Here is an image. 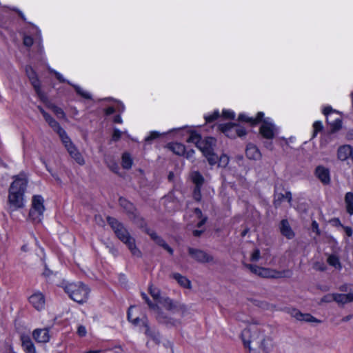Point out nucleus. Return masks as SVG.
<instances>
[{"label": "nucleus", "instance_id": "42", "mask_svg": "<svg viewBox=\"0 0 353 353\" xmlns=\"http://www.w3.org/2000/svg\"><path fill=\"white\" fill-rule=\"evenodd\" d=\"M201 187L202 186H195L193 190V198L196 201H200L202 198L201 195Z\"/></svg>", "mask_w": 353, "mask_h": 353}, {"label": "nucleus", "instance_id": "13", "mask_svg": "<svg viewBox=\"0 0 353 353\" xmlns=\"http://www.w3.org/2000/svg\"><path fill=\"white\" fill-rule=\"evenodd\" d=\"M292 275V272L290 270L277 271L276 270L261 267L259 276L263 278L281 279L290 278Z\"/></svg>", "mask_w": 353, "mask_h": 353}, {"label": "nucleus", "instance_id": "29", "mask_svg": "<svg viewBox=\"0 0 353 353\" xmlns=\"http://www.w3.org/2000/svg\"><path fill=\"white\" fill-rule=\"evenodd\" d=\"M22 347L26 353H36L35 347L28 336H22Z\"/></svg>", "mask_w": 353, "mask_h": 353}, {"label": "nucleus", "instance_id": "31", "mask_svg": "<svg viewBox=\"0 0 353 353\" xmlns=\"http://www.w3.org/2000/svg\"><path fill=\"white\" fill-rule=\"evenodd\" d=\"M263 113L260 112L257 114V116L255 119L252 117H248L245 114H241L239 116V120L241 121H246L250 123L251 125H256L258 122L262 121V118L263 117Z\"/></svg>", "mask_w": 353, "mask_h": 353}, {"label": "nucleus", "instance_id": "20", "mask_svg": "<svg viewBox=\"0 0 353 353\" xmlns=\"http://www.w3.org/2000/svg\"><path fill=\"white\" fill-rule=\"evenodd\" d=\"M147 234L151 237V239L159 246L162 247L166 251H168L170 254H173V249L170 248L166 242L159 236L155 232L151 231L150 230H146Z\"/></svg>", "mask_w": 353, "mask_h": 353}, {"label": "nucleus", "instance_id": "47", "mask_svg": "<svg viewBox=\"0 0 353 353\" xmlns=\"http://www.w3.org/2000/svg\"><path fill=\"white\" fill-rule=\"evenodd\" d=\"M219 117V111H215L213 112V114H212L209 116H206L205 117V119L206 120V122L210 123V122H212V121L216 120Z\"/></svg>", "mask_w": 353, "mask_h": 353}, {"label": "nucleus", "instance_id": "19", "mask_svg": "<svg viewBox=\"0 0 353 353\" xmlns=\"http://www.w3.org/2000/svg\"><path fill=\"white\" fill-rule=\"evenodd\" d=\"M29 301L32 305L37 310H41L45 306V297L40 292L34 293L29 298Z\"/></svg>", "mask_w": 353, "mask_h": 353}, {"label": "nucleus", "instance_id": "25", "mask_svg": "<svg viewBox=\"0 0 353 353\" xmlns=\"http://www.w3.org/2000/svg\"><path fill=\"white\" fill-rule=\"evenodd\" d=\"M315 174L318 179L324 184H327L330 183V177L328 169L323 166H318L316 168Z\"/></svg>", "mask_w": 353, "mask_h": 353}, {"label": "nucleus", "instance_id": "27", "mask_svg": "<svg viewBox=\"0 0 353 353\" xmlns=\"http://www.w3.org/2000/svg\"><path fill=\"white\" fill-rule=\"evenodd\" d=\"M44 119L49 124V125L59 134L60 138L67 134L65 131L60 126L59 123L55 121L49 114Z\"/></svg>", "mask_w": 353, "mask_h": 353}, {"label": "nucleus", "instance_id": "44", "mask_svg": "<svg viewBox=\"0 0 353 353\" xmlns=\"http://www.w3.org/2000/svg\"><path fill=\"white\" fill-rule=\"evenodd\" d=\"M314 132L312 138L315 137L319 132L322 130L323 125L321 121H315L313 124Z\"/></svg>", "mask_w": 353, "mask_h": 353}, {"label": "nucleus", "instance_id": "18", "mask_svg": "<svg viewBox=\"0 0 353 353\" xmlns=\"http://www.w3.org/2000/svg\"><path fill=\"white\" fill-rule=\"evenodd\" d=\"M274 125L268 121L267 120L263 121V123L260 128V133L261 135L268 139H272L274 137Z\"/></svg>", "mask_w": 353, "mask_h": 353}, {"label": "nucleus", "instance_id": "55", "mask_svg": "<svg viewBox=\"0 0 353 353\" xmlns=\"http://www.w3.org/2000/svg\"><path fill=\"white\" fill-rule=\"evenodd\" d=\"M121 136V131H119V130L116 129L114 130V133H113V135H112V139L114 141H117L120 139Z\"/></svg>", "mask_w": 353, "mask_h": 353}, {"label": "nucleus", "instance_id": "64", "mask_svg": "<svg viewBox=\"0 0 353 353\" xmlns=\"http://www.w3.org/2000/svg\"><path fill=\"white\" fill-rule=\"evenodd\" d=\"M339 290L341 291L346 292L347 290V285H343L339 288Z\"/></svg>", "mask_w": 353, "mask_h": 353}, {"label": "nucleus", "instance_id": "53", "mask_svg": "<svg viewBox=\"0 0 353 353\" xmlns=\"http://www.w3.org/2000/svg\"><path fill=\"white\" fill-rule=\"evenodd\" d=\"M87 331L85 327L83 325H79L77 329V334L80 336H85L86 335Z\"/></svg>", "mask_w": 353, "mask_h": 353}, {"label": "nucleus", "instance_id": "56", "mask_svg": "<svg viewBox=\"0 0 353 353\" xmlns=\"http://www.w3.org/2000/svg\"><path fill=\"white\" fill-rule=\"evenodd\" d=\"M194 150H192V149H191L190 150H188V151H186L185 150V154H184V156H185V157L187 159H192L193 157V156H194Z\"/></svg>", "mask_w": 353, "mask_h": 353}, {"label": "nucleus", "instance_id": "2", "mask_svg": "<svg viewBox=\"0 0 353 353\" xmlns=\"http://www.w3.org/2000/svg\"><path fill=\"white\" fill-rule=\"evenodd\" d=\"M14 181L9 188L8 204L10 209L16 210L24 205L23 195L28 185V179L24 173L13 176Z\"/></svg>", "mask_w": 353, "mask_h": 353}, {"label": "nucleus", "instance_id": "61", "mask_svg": "<svg viewBox=\"0 0 353 353\" xmlns=\"http://www.w3.org/2000/svg\"><path fill=\"white\" fill-rule=\"evenodd\" d=\"M115 112V109L113 107H109L108 108L106 109L105 110V113L106 114L109 115V114H113L114 112Z\"/></svg>", "mask_w": 353, "mask_h": 353}, {"label": "nucleus", "instance_id": "12", "mask_svg": "<svg viewBox=\"0 0 353 353\" xmlns=\"http://www.w3.org/2000/svg\"><path fill=\"white\" fill-rule=\"evenodd\" d=\"M189 255L196 261L201 263H214V258L212 255L200 249L188 248Z\"/></svg>", "mask_w": 353, "mask_h": 353}, {"label": "nucleus", "instance_id": "54", "mask_svg": "<svg viewBox=\"0 0 353 353\" xmlns=\"http://www.w3.org/2000/svg\"><path fill=\"white\" fill-rule=\"evenodd\" d=\"M223 116L227 119H234V113L229 110L223 111Z\"/></svg>", "mask_w": 353, "mask_h": 353}, {"label": "nucleus", "instance_id": "46", "mask_svg": "<svg viewBox=\"0 0 353 353\" xmlns=\"http://www.w3.org/2000/svg\"><path fill=\"white\" fill-rule=\"evenodd\" d=\"M50 72H51L52 73H54V75L56 76L57 79L60 82H61V83L67 82L68 84H70V85H72L70 81H66V80L63 78V76H62L59 72H57V71H55V70H52V69H50Z\"/></svg>", "mask_w": 353, "mask_h": 353}, {"label": "nucleus", "instance_id": "10", "mask_svg": "<svg viewBox=\"0 0 353 353\" xmlns=\"http://www.w3.org/2000/svg\"><path fill=\"white\" fill-rule=\"evenodd\" d=\"M62 143H63L65 148L67 151L70 154V157L79 165H82L85 164V160L81 155V154L79 152L77 147L73 144L71 141L70 139L68 136L65 134L62 137H61Z\"/></svg>", "mask_w": 353, "mask_h": 353}, {"label": "nucleus", "instance_id": "36", "mask_svg": "<svg viewBox=\"0 0 353 353\" xmlns=\"http://www.w3.org/2000/svg\"><path fill=\"white\" fill-rule=\"evenodd\" d=\"M47 107L52 110L58 118L64 119L65 117V114L61 108L52 103H48Z\"/></svg>", "mask_w": 353, "mask_h": 353}, {"label": "nucleus", "instance_id": "32", "mask_svg": "<svg viewBox=\"0 0 353 353\" xmlns=\"http://www.w3.org/2000/svg\"><path fill=\"white\" fill-rule=\"evenodd\" d=\"M190 179L195 186H202L205 182V179L198 171H194L190 173Z\"/></svg>", "mask_w": 353, "mask_h": 353}, {"label": "nucleus", "instance_id": "33", "mask_svg": "<svg viewBox=\"0 0 353 353\" xmlns=\"http://www.w3.org/2000/svg\"><path fill=\"white\" fill-rule=\"evenodd\" d=\"M334 300L339 305H345L350 302V293L347 294L334 293Z\"/></svg>", "mask_w": 353, "mask_h": 353}, {"label": "nucleus", "instance_id": "41", "mask_svg": "<svg viewBox=\"0 0 353 353\" xmlns=\"http://www.w3.org/2000/svg\"><path fill=\"white\" fill-rule=\"evenodd\" d=\"M150 294L155 300H162L163 298L161 297V292L160 290L157 288H153L152 286H150L149 288Z\"/></svg>", "mask_w": 353, "mask_h": 353}, {"label": "nucleus", "instance_id": "34", "mask_svg": "<svg viewBox=\"0 0 353 353\" xmlns=\"http://www.w3.org/2000/svg\"><path fill=\"white\" fill-rule=\"evenodd\" d=\"M168 148L177 155L185 154V146L180 143H172L168 145Z\"/></svg>", "mask_w": 353, "mask_h": 353}, {"label": "nucleus", "instance_id": "16", "mask_svg": "<svg viewBox=\"0 0 353 353\" xmlns=\"http://www.w3.org/2000/svg\"><path fill=\"white\" fill-rule=\"evenodd\" d=\"M290 315L298 321H305V322H314L317 323H321V320L316 319L308 313H302L296 309H292L290 311Z\"/></svg>", "mask_w": 353, "mask_h": 353}, {"label": "nucleus", "instance_id": "21", "mask_svg": "<svg viewBox=\"0 0 353 353\" xmlns=\"http://www.w3.org/2000/svg\"><path fill=\"white\" fill-rule=\"evenodd\" d=\"M33 338L38 343H47L50 340V334L48 329H36L32 333Z\"/></svg>", "mask_w": 353, "mask_h": 353}, {"label": "nucleus", "instance_id": "58", "mask_svg": "<svg viewBox=\"0 0 353 353\" xmlns=\"http://www.w3.org/2000/svg\"><path fill=\"white\" fill-rule=\"evenodd\" d=\"M194 212L198 218H202L205 216L203 215L201 210L198 208H195Z\"/></svg>", "mask_w": 353, "mask_h": 353}, {"label": "nucleus", "instance_id": "28", "mask_svg": "<svg viewBox=\"0 0 353 353\" xmlns=\"http://www.w3.org/2000/svg\"><path fill=\"white\" fill-rule=\"evenodd\" d=\"M245 154L250 159L257 160L261 157V154L256 146L248 144L245 150Z\"/></svg>", "mask_w": 353, "mask_h": 353}, {"label": "nucleus", "instance_id": "60", "mask_svg": "<svg viewBox=\"0 0 353 353\" xmlns=\"http://www.w3.org/2000/svg\"><path fill=\"white\" fill-rule=\"evenodd\" d=\"M344 230H345V232L346 234L348 236H351L352 235V230L351 228H350V227H344Z\"/></svg>", "mask_w": 353, "mask_h": 353}, {"label": "nucleus", "instance_id": "23", "mask_svg": "<svg viewBox=\"0 0 353 353\" xmlns=\"http://www.w3.org/2000/svg\"><path fill=\"white\" fill-rule=\"evenodd\" d=\"M327 117V122L331 127V132H335L341 128V117L338 115L330 114Z\"/></svg>", "mask_w": 353, "mask_h": 353}, {"label": "nucleus", "instance_id": "43", "mask_svg": "<svg viewBox=\"0 0 353 353\" xmlns=\"http://www.w3.org/2000/svg\"><path fill=\"white\" fill-rule=\"evenodd\" d=\"M332 301H334V293H332V294H325V296H323L321 299L319 304L329 303H331Z\"/></svg>", "mask_w": 353, "mask_h": 353}, {"label": "nucleus", "instance_id": "30", "mask_svg": "<svg viewBox=\"0 0 353 353\" xmlns=\"http://www.w3.org/2000/svg\"><path fill=\"white\" fill-rule=\"evenodd\" d=\"M172 278L174 279L181 287L188 289L191 288V282L187 277L179 273H174Z\"/></svg>", "mask_w": 353, "mask_h": 353}, {"label": "nucleus", "instance_id": "17", "mask_svg": "<svg viewBox=\"0 0 353 353\" xmlns=\"http://www.w3.org/2000/svg\"><path fill=\"white\" fill-rule=\"evenodd\" d=\"M128 319L134 325H139L141 324L143 327H145V334L148 336H152V333H150V328L148 325V320L146 316H143L141 319L139 317L132 319L130 307L128 312Z\"/></svg>", "mask_w": 353, "mask_h": 353}, {"label": "nucleus", "instance_id": "45", "mask_svg": "<svg viewBox=\"0 0 353 353\" xmlns=\"http://www.w3.org/2000/svg\"><path fill=\"white\" fill-rule=\"evenodd\" d=\"M245 267L248 269H249L252 273H254L258 276L259 275V272L261 270V267H259L257 265H252V264H246Z\"/></svg>", "mask_w": 353, "mask_h": 353}, {"label": "nucleus", "instance_id": "37", "mask_svg": "<svg viewBox=\"0 0 353 353\" xmlns=\"http://www.w3.org/2000/svg\"><path fill=\"white\" fill-rule=\"evenodd\" d=\"M132 165V159L128 153H124L122 156V167L125 169H130Z\"/></svg>", "mask_w": 353, "mask_h": 353}, {"label": "nucleus", "instance_id": "40", "mask_svg": "<svg viewBox=\"0 0 353 353\" xmlns=\"http://www.w3.org/2000/svg\"><path fill=\"white\" fill-rule=\"evenodd\" d=\"M230 161L229 157L225 154H222L220 158H218V165L219 167L225 168Z\"/></svg>", "mask_w": 353, "mask_h": 353}, {"label": "nucleus", "instance_id": "22", "mask_svg": "<svg viewBox=\"0 0 353 353\" xmlns=\"http://www.w3.org/2000/svg\"><path fill=\"white\" fill-rule=\"evenodd\" d=\"M338 158L341 161H345L352 157L353 149L350 145H344L339 148L337 152Z\"/></svg>", "mask_w": 353, "mask_h": 353}, {"label": "nucleus", "instance_id": "9", "mask_svg": "<svg viewBox=\"0 0 353 353\" xmlns=\"http://www.w3.org/2000/svg\"><path fill=\"white\" fill-rule=\"evenodd\" d=\"M159 303L163 307L171 314H179L181 317H183L187 311L185 305L180 303L177 301H174L168 297H164Z\"/></svg>", "mask_w": 353, "mask_h": 353}, {"label": "nucleus", "instance_id": "24", "mask_svg": "<svg viewBox=\"0 0 353 353\" xmlns=\"http://www.w3.org/2000/svg\"><path fill=\"white\" fill-rule=\"evenodd\" d=\"M119 201L120 205L129 214L131 219H135L137 216L135 213L136 209L132 203L122 197L119 199Z\"/></svg>", "mask_w": 353, "mask_h": 353}, {"label": "nucleus", "instance_id": "5", "mask_svg": "<svg viewBox=\"0 0 353 353\" xmlns=\"http://www.w3.org/2000/svg\"><path fill=\"white\" fill-rule=\"evenodd\" d=\"M63 288L70 298L79 303H83L88 299L90 290L81 282L67 283Z\"/></svg>", "mask_w": 353, "mask_h": 353}, {"label": "nucleus", "instance_id": "49", "mask_svg": "<svg viewBox=\"0 0 353 353\" xmlns=\"http://www.w3.org/2000/svg\"><path fill=\"white\" fill-rule=\"evenodd\" d=\"M160 136V134L157 132H152L150 134L145 138V141H150L154 139L158 138Z\"/></svg>", "mask_w": 353, "mask_h": 353}, {"label": "nucleus", "instance_id": "7", "mask_svg": "<svg viewBox=\"0 0 353 353\" xmlns=\"http://www.w3.org/2000/svg\"><path fill=\"white\" fill-rule=\"evenodd\" d=\"M149 307L156 312V319L159 323L165 325L168 327H176L181 323L180 319H175L165 314L160 307L152 303L149 299L145 301Z\"/></svg>", "mask_w": 353, "mask_h": 353}, {"label": "nucleus", "instance_id": "57", "mask_svg": "<svg viewBox=\"0 0 353 353\" xmlns=\"http://www.w3.org/2000/svg\"><path fill=\"white\" fill-rule=\"evenodd\" d=\"M201 220L200 221L196 224L197 228H201L207 221L208 217L204 216L202 218H199Z\"/></svg>", "mask_w": 353, "mask_h": 353}, {"label": "nucleus", "instance_id": "35", "mask_svg": "<svg viewBox=\"0 0 353 353\" xmlns=\"http://www.w3.org/2000/svg\"><path fill=\"white\" fill-rule=\"evenodd\" d=\"M345 203L347 212L350 214H353V193L347 192L345 196Z\"/></svg>", "mask_w": 353, "mask_h": 353}, {"label": "nucleus", "instance_id": "8", "mask_svg": "<svg viewBox=\"0 0 353 353\" xmlns=\"http://www.w3.org/2000/svg\"><path fill=\"white\" fill-rule=\"evenodd\" d=\"M43 198L40 195H34L32 200V208L29 212L30 218L35 223H40L45 211Z\"/></svg>", "mask_w": 353, "mask_h": 353}, {"label": "nucleus", "instance_id": "11", "mask_svg": "<svg viewBox=\"0 0 353 353\" xmlns=\"http://www.w3.org/2000/svg\"><path fill=\"white\" fill-rule=\"evenodd\" d=\"M219 128L221 132L230 138H235L236 136L241 137L246 134V131L244 128L231 123L221 124Z\"/></svg>", "mask_w": 353, "mask_h": 353}, {"label": "nucleus", "instance_id": "39", "mask_svg": "<svg viewBox=\"0 0 353 353\" xmlns=\"http://www.w3.org/2000/svg\"><path fill=\"white\" fill-rule=\"evenodd\" d=\"M74 88L75 89L76 92H77L78 94H79L80 96H81L82 97L85 98V99H91L92 98V96L90 93L84 91L80 86L79 85H72Z\"/></svg>", "mask_w": 353, "mask_h": 353}, {"label": "nucleus", "instance_id": "50", "mask_svg": "<svg viewBox=\"0 0 353 353\" xmlns=\"http://www.w3.org/2000/svg\"><path fill=\"white\" fill-rule=\"evenodd\" d=\"M323 114L327 117L330 114L338 115V112L334 111L331 107H326L323 109Z\"/></svg>", "mask_w": 353, "mask_h": 353}, {"label": "nucleus", "instance_id": "52", "mask_svg": "<svg viewBox=\"0 0 353 353\" xmlns=\"http://www.w3.org/2000/svg\"><path fill=\"white\" fill-rule=\"evenodd\" d=\"M150 333H152V336H150L157 343H159L161 341V337L159 332H153L150 330Z\"/></svg>", "mask_w": 353, "mask_h": 353}, {"label": "nucleus", "instance_id": "59", "mask_svg": "<svg viewBox=\"0 0 353 353\" xmlns=\"http://www.w3.org/2000/svg\"><path fill=\"white\" fill-rule=\"evenodd\" d=\"M204 232V230H194L192 232V234L194 236L199 237Z\"/></svg>", "mask_w": 353, "mask_h": 353}, {"label": "nucleus", "instance_id": "14", "mask_svg": "<svg viewBox=\"0 0 353 353\" xmlns=\"http://www.w3.org/2000/svg\"><path fill=\"white\" fill-rule=\"evenodd\" d=\"M26 74L29 78V79L31 81L32 85L35 89V91L37 92L39 97L41 98V100H44L46 98L43 94L41 91L40 88V83L39 79L37 77V74L33 70V69L30 66H27L26 68Z\"/></svg>", "mask_w": 353, "mask_h": 353}, {"label": "nucleus", "instance_id": "3", "mask_svg": "<svg viewBox=\"0 0 353 353\" xmlns=\"http://www.w3.org/2000/svg\"><path fill=\"white\" fill-rule=\"evenodd\" d=\"M107 221L114 230L118 239L127 245L131 254L137 258L142 256V253L137 247L135 239L130 235L123 224L114 218L108 216Z\"/></svg>", "mask_w": 353, "mask_h": 353}, {"label": "nucleus", "instance_id": "1", "mask_svg": "<svg viewBox=\"0 0 353 353\" xmlns=\"http://www.w3.org/2000/svg\"><path fill=\"white\" fill-rule=\"evenodd\" d=\"M249 323L248 328L241 333V338L245 347L249 349L251 353H268L273 347L271 337L264 334L263 329L255 323Z\"/></svg>", "mask_w": 353, "mask_h": 353}, {"label": "nucleus", "instance_id": "48", "mask_svg": "<svg viewBox=\"0 0 353 353\" xmlns=\"http://www.w3.org/2000/svg\"><path fill=\"white\" fill-rule=\"evenodd\" d=\"M260 250L259 249H255L251 255V261H257L260 259Z\"/></svg>", "mask_w": 353, "mask_h": 353}, {"label": "nucleus", "instance_id": "4", "mask_svg": "<svg viewBox=\"0 0 353 353\" xmlns=\"http://www.w3.org/2000/svg\"><path fill=\"white\" fill-rule=\"evenodd\" d=\"M187 141L195 144L210 165L217 163L218 156L214 152V146L216 144V140L214 138L207 137L202 139L199 134L192 133Z\"/></svg>", "mask_w": 353, "mask_h": 353}, {"label": "nucleus", "instance_id": "6", "mask_svg": "<svg viewBox=\"0 0 353 353\" xmlns=\"http://www.w3.org/2000/svg\"><path fill=\"white\" fill-rule=\"evenodd\" d=\"M149 307L156 312V319L159 323L165 325L168 327H176L181 323L180 319H175L165 314L160 307L152 303L149 299L145 301Z\"/></svg>", "mask_w": 353, "mask_h": 353}, {"label": "nucleus", "instance_id": "26", "mask_svg": "<svg viewBox=\"0 0 353 353\" xmlns=\"http://www.w3.org/2000/svg\"><path fill=\"white\" fill-rule=\"evenodd\" d=\"M280 232L281 234L288 239H291L294 236V232L292 230L289 222L286 219H283L280 223Z\"/></svg>", "mask_w": 353, "mask_h": 353}, {"label": "nucleus", "instance_id": "63", "mask_svg": "<svg viewBox=\"0 0 353 353\" xmlns=\"http://www.w3.org/2000/svg\"><path fill=\"white\" fill-rule=\"evenodd\" d=\"M38 108L44 118L48 116V113H47L41 107L39 106Z\"/></svg>", "mask_w": 353, "mask_h": 353}, {"label": "nucleus", "instance_id": "51", "mask_svg": "<svg viewBox=\"0 0 353 353\" xmlns=\"http://www.w3.org/2000/svg\"><path fill=\"white\" fill-rule=\"evenodd\" d=\"M23 44L27 47H30L33 44V39L31 37L26 36L23 38Z\"/></svg>", "mask_w": 353, "mask_h": 353}, {"label": "nucleus", "instance_id": "62", "mask_svg": "<svg viewBox=\"0 0 353 353\" xmlns=\"http://www.w3.org/2000/svg\"><path fill=\"white\" fill-rule=\"evenodd\" d=\"M352 317H353V316L352 314L347 315L341 319V321L347 322V321H350L352 319Z\"/></svg>", "mask_w": 353, "mask_h": 353}, {"label": "nucleus", "instance_id": "38", "mask_svg": "<svg viewBox=\"0 0 353 353\" xmlns=\"http://www.w3.org/2000/svg\"><path fill=\"white\" fill-rule=\"evenodd\" d=\"M327 261L329 265L334 267L336 269L339 270V269L341 268V265L338 256H336L335 255H330V256H329V257L327 258Z\"/></svg>", "mask_w": 353, "mask_h": 353}, {"label": "nucleus", "instance_id": "15", "mask_svg": "<svg viewBox=\"0 0 353 353\" xmlns=\"http://www.w3.org/2000/svg\"><path fill=\"white\" fill-rule=\"evenodd\" d=\"M292 193L290 191H287L285 190H283L282 192H277L276 190L274 192V205L275 208H279L281 206V203L284 201H287L290 205H292Z\"/></svg>", "mask_w": 353, "mask_h": 353}]
</instances>
